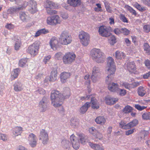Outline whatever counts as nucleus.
<instances>
[{
  "label": "nucleus",
  "mask_w": 150,
  "mask_h": 150,
  "mask_svg": "<svg viewBox=\"0 0 150 150\" xmlns=\"http://www.w3.org/2000/svg\"><path fill=\"white\" fill-rule=\"evenodd\" d=\"M91 54L93 59L97 63H103L105 60V57L104 53L99 49H93L91 51Z\"/></svg>",
  "instance_id": "nucleus-3"
},
{
  "label": "nucleus",
  "mask_w": 150,
  "mask_h": 150,
  "mask_svg": "<svg viewBox=\"0 0 150 150\" xmlns=\"http://www.w3.org/2000/svg\"><path fill=\"white\" fill-rule=\"evenodd\" d=\"M13 39L15 41L14 45L15 49L16 50H18L21 45V39L19 38H18V36H16L14 37Z\"/></svg>",
  "instance_id": "nucleus-24"
},
{
  "label": "nucleus",
  "mask_w": 150,
  "mask_h": 150,
  "mask_svg": "<svg viewBox=\"0 0 150 150\" xmlns=\"http://www.w3.org/2000/svg\"><path fill=\"white\" fill-rule=\"evenodd\" d=\"M59 40L62 45H67L71 42L72 38L71 35L67 32L64 31L60 34Z\"/></svg>",
  "instance_id": "nucleus-4"
},
{
  "label": "nucleus",
  "mask_w": 150,
  "mask_h": 150,
  "mask_svg": "<svg viewBox=\"0 0 150 150\" xmlns=\"http://www.w3.org/2000/svg\"><path fill=\"white\" fill-rule=\"evenodd\" d=\"M144 31L147 33L149 32L150 31V25H145L143 27Z\"/></svg>",
  "instance_id": "nucleus-55"
},
{
  "label": "nucleus",
  "mask_w": 150,
  "mask_h": 150,
  "mask_svg": "<svg viewBox=\"0 0 150 150\" xmlns=\"http://www.w3.org/2000/svg\"><path fill=\"white\" fill-rule=\"evenodd\" d=\"M23 128L20 126L15 127L13 129V134L15 136L20 135L22 132Z\"/></svg>",
  "instance_id": "nucleus-29"
},
{
  "label": "nucleus",
  "mask_w": 150,
  "mask_h": 150,
  "mask_svg": "<svg viewBox=\"0 0 150 150\" xmlns=\"http://www.w3.org/2000/svg\"><path fill=\"white\" fill-rule=\"evenodd\" d=\"M89 145L91 148L96 150H104L102 146L97 144H93L91 142H89Z\"/></svg>",
  "instance_id": "nucleus-31"
},
{
  "label": "nucleus",
  "mask_w": 150,
  "mask_h": 150,
  "mask_svg": "<svg viewBox=\"0 0 150 150\" xmlns=\"http://www.w3.org/2000/svg\"><path fill=\"white\" fill-rule=\"evenodd\" d=\"M68 4L73 7L78 6L81 4V0H67Z\"/></svg>",
  "instance_id": "nucleus-26"
},
{
  "label": "nucleus",
  "mask_w": 150,
  "mask_h": 150,
  "mask_svg": "<svg viewBox=\"0 0 150 150\" xmlns=\"http://www.w3.org/2000/svg\"><path fill=\"white\" fill-rule=\"evenodd\" d=\"M50 8H47V13L50 15H52L54 14L57 13V11L55 10H53Z\"/></svg>",
  "instance_id": "nucleus-57"
},
{
  "label": "nucleus",
  "mask_w": 150,
  "mask_h": 150,
  "mask_svg": "<svg viewBox=\"0 0 150 150\" xmlns=\"http://www.w3.org/2000/svg\"><path fill=\"white\" fill-rule=\"evenodd\" d=\"M106 69L108 76L106 78L105 82L108 85L112 84L114 74L116 71V67L115 65L114 59L111 57L108 58Z\"/></svg>",
  "instance_id": "nucleus-1"
},
{
  "label": "nucleus",
  "mask_w": 150,
  "mask_h": 150,
  "mask_svg": "<svg viewBox=\"0 0 150 150\" xmlns=\"http://www.w3.org/2000/svg\"><path fill=\"white\" fill-rule=\"evenodd\" d=\"M28 138L29 144L30 146L32 147H35L37 143L35 135L33 133H31L29 135Z\"/></svg>",
  "instance_id": "nucleus-14"
},
{
  "label": "nucleus",
  "mask_w": 150,
  "mask_h": 150,
  "mask_svg": "<svg viewBox=\"0 0 150 150\" xmlns=\"http://www.w3.org/2000/svg\"><path fill=\"white\" fill-rule=\"evenodd\" d=\"M28 6L30 8L28 9L29 12L32 14H33L37 11V3L34 0H30L28 2Z\"/></svg>",
  "instance_id": "nucleus-13"
},
{
  "label": "nucleus",
  "mask_w": 150,
  "mask_h": 150,
  "mask_svg": "<svg viewBox=\"0 0 150 150\" xmlns=\"http://www.w3.org/2000/svg\"><path fill=\"white\" fill-rule=\"evenodd\" d=\"M45 7L46 8L56 9L58 8V5L52 1L47 0L45 3Z\"/></svg>",
  "instance_id": "nucleus-15"
},
{
  "label": "nucleus",
  "mask_w": 150,
  "mask_h": 150,
  "mask_svg": "<svg viewBox=\"0 0 150 150\" xmlns=\"http://www.w3.org/2000/svg\"><path fill=\"white\" fill-rule=\"evenodd\" d=\"M20 72V70L19 68H18L13 69V71L12 74V78H13V80L18 77Z\"/></svg>",
  "instance_id": "nucleus-40"
},
{
  "label": "nucleus",
  "mask_w": 150,
  "mask_h": 150,
  "mask_svg": "<svg viewBox=\"0 0 150 150\" xmlns=\"http://www.w3.org/2000/svg\"><path fill=\"white\" fill-rule=\"evenodd\" d=\"M48 31L47 30H46L45 28L41 29L38 30L36 33L35 35V37L39 36L41 34H45L48 33Z\"/></svg>",
  "instance_id": "nucleus-35"
},
{
  "label": "nucleus",
  "mask_w": 150,
  "mask_h": 150,
  "mask_svg": "<svg viewBox=\"0 0 150 150\" xmlns=\"http://www.w3.org/2000/svg\"><path fill=\"white\" fill-rule=\"evenodd\" d=\"M61 144L62 147L64 148L67 149L69 147L70 142L68 140L64 139L62 141Z\"/></svg>",
  "instance_id": "nucleus-38"
},
{
  "label": "nucleus",
  "mask_w": 150,
  "mask_h": 150,
  "mask_svg": "<svg viewBox=\"0 0 150 150\" xmlns=\"http://www.w3.org/2000/svg\"><path fill=\"white\" fill-rule=\"evenodd\" d=\"M58 43V41L55 37L52 38L50 41V44L51 47L53 50L56 49Z\"/></svg>",
  "instance_id": "nucleus-21"
},
{
  "label": "nucleus",
  "mask_w": 150,
  "mask_h": 150,
  "mask_svg": "<svg viewBox=\"0 0 150 150\" xmlns=\"http://www.w3.org/2000/svg\"><path fill=\"white\" fill-rule=\"evenodd\" d=\"M89 131L90 133L94 136L98 132V130L94 127H92L89 129Z\"/></svg>",
  "instance_id": "nucleus-46"
},
{
  "label": "nucleus",
  "mask_w": 150,
  "mask_h": 150,
  "mask_svg": "<svg viewBox=\"0 0 150 150\" xmlns=\"http://www.w3.org/2000/svg\"><path fill=\"white\" fill-rule=\"evenodd\" d=\"M96 138L98 139L99 140H101L103 138V135L101 133L98 131L94 136Z\"/></svg>",
  "instance_id": "nucleus-59"
},
{
  "label": "nucleus",
  "mask_w": 150,
  "mask_h": 150,
  "mask_svg": "<svg viewBox=\"0 0 150 150\" xmlns=\"http://www.w3.org/2000/svg\"><path fill=\"white\" fill-rule=\"evenodd\" d=\"M112 31H113V29L110 26L107 27L104 25H102L99 28V34L103 37H108L111 34L110 32Z\"/></svg>",
  "instance_id": "nucleus-5"
},
{
  "label": "nucleus",
  "mask_w": 150,
  "mask_h": 150,
  "mask_svg": "<svg viewBox=\"0 0 150 150\" xmlns=\"http://www.w3.org/2000/svg\"><path fill=\"white\" fill-rule=\"evenodd\" d=\"M134 6L135 7L140 11L143 12L146 10V9L144 7L142 6L140 4L137 3H136L135 4Z\"/></svg>",
  "instance_id": "nucleus-45"
},
{
  "label": "nucleus",
  "mask_w": 150,
  "mask_h": 150,
  "mask_svg": "<svg viewBox=\"0 0 150 150\" xmlns=\"http://www.w3.org/2000/svg\"><path fill=\"white\" fill-rule=\"evenodd\" d=\"M145 88L142 86H139L137 90V93L138 95L141 97H143L146 93Z\"/></svg>",
  "instance_id": "nucleus-28"
},
{
  "label": "nucleus",
  "mask_w": 150,
  "mask_h": 150,
  "mask_svg": "<svg viewBox=\"0 0 150 150\" xmlns=\"http://www.w3.org/2000/svg\"><path fill=\"white\" fill-rule=\"evenodd\" d=\"M140 83L138 81L134 82V83H131V88H134L140 85Z\"/></svg>",
  "instance_id": "nucleus-58"
},
{
  "label": "nucleus",
  "mask_w": 150,
  "mask_h": 150,
  "mask_svg": "<svg viewBox=\"0 0 150 150\" xmlns=\"http://www.w3.org/2000/svg\"><path fill=\"white\" fill-rule=\"evenodd\" d=\"M35 92V93H39L40 94L44 95L46 93L45 90L43 88H39L38 89L36 90Z\"/></svg>",
  "instance_id": "nucleus-48"
},
{
  "label": "nucleus",
  "mask_w": 150,
  "mask_h": 150,
  "mask_svg": "<svg viewBox=\"0 0 150 150\" xmlns=\"http://www.w3.org/2000/svg\"><path fill=\"white\" fill-rule=\"evenodd\" d=\"M108 42L111 45H114L117 42L116 38L114 35H112L108 39Z\"/></svg>",
  "instance_id": "nucleus-34"
},
{
  "label": "nucleus",
  "mask_w": 150,
  "mask_h": 150,
  "mask_svg": "<svg viewBox=\"0 0 150 150\" xmlns=\"http://www.w3.org/2000/svg\"><path fill=\"white\" fill-rule=\"evenodd\" d=\"M144 119L150 120V112L144 113L142 115Z\"/></svg>",
  "instance_id": "nucleus-52"
},
{
  "label": "nucleus",
  "mask_w": 150,
  "mask_h": 150,
  "mask_svg": "<svg viewBox=\"0 0 150 150\" xmlns=\"http://www.w3.org/2000/svg\"><path fill=\"white\" fill-rule=\"evenodd\" d=\"M79 37L82 45L85 46L88 45L90 36L88 33L83 31H81L79 33Z\"/></svg>",
  "instance_id": "nucleus-6"
},
{
  "label": "nucleus",
  "mask_w": 150,
  "mask_h": 150,
  "mask_svg": "<svg viewBox=\"0 0 150 150\" xmlns=\"http://www.w3.org/2000/svg\"><path fill=\"white\" fill-rule=\"evenodd\" d=\"M120 20L123 22L128 23V20L125 16L123 14H121L120 17Z\"/></svg>",
  "instance_id": "nucleus-53"
},
{
  "label": "nucleus",
  "mask_w": 150,
  "mask_h": 150,
  "mask_svg": "<svg viewBox=\"0 0 150 150\" xmlns=\"http://www.w3.org/2000/svg\"><path fill=\"white\" fill-rule=\"evenodd\" d=\"M78 136L81 143L82 144L84 145L86 142V139L85 138V135L82 134H78Z\"/></svg>",
  "instance_id": "nucleus-43"
},
{
  "label": "nucleus",
  "mask_w": 150,
  "mask_h": 150,
  "mask_svg": "<svg viewBox=\"0 0 150 150\" xmlns=\"http://www.w3.org/2000/svg\"><path fill=\"white\" fill-rule=\"evenodd\" d=\"M130 32V31L126 28H121V33L123 34L124 35H128L129 34Z\"/></svg>",
  "instance_id": "nucleus-49"
},
{
  "label": "nucleus",
  "mask_w": 150,
  "mask_h": 150,
  "mask_svg": "<svg viewBox=\"0 0 150 150\" xmlns=\"http://www.w3.org/2000/svg\"><path fill=\"white\" fill-rule=\"evenodd\" d=\"M21 10V8L19 7H10L7 10L8 14H13Z\"/></svg>",
  "instance_id": "nucleus-32"
},
{
  "label": "nucleus",
  "mask_w": 150,
  "mask_h": 150,
  "mask_svg": "<svg viewBox=\"0 0 150 150\" xmlns=\"http://www.w3.org/2000/svg\"><path fill=\"white\" fill-rule=\"evenodd\" d=\"M133 110V108L128 105L125 106L122 110V111L125 114L129 113L131 112Z\"/></svg>",
  "instance_id": "nucleus-36"
},
{
  "label": "nucleus",
  "mask_w": 150,
  "mask_h": 150,
  "mask_svg": "<svg viewBox=\"0 0 150 150\" xmlns=\"http://www.w3.org/2000/svg\"><path fill=\"white\" fill-rule=\"evenodd\" d=\"M70 73L66 72H62L60 75V78L62 83H64L66 82L67 79L70 77Z\"/></svg>",
  "instance_id": "nucleus-16"
},
{
  "label": "nucleus",
  "mask_w": 150,
  "mask_h": 150,
  "mask_svg": "<svg viewBox=\"0 0 150 150\" xmlns=\"http://www.w3.org/2000/svg\"><path fill=\"white\" fill-rule=\"evenodd\" d=\"M120 90L119 95L121 96H124L126 93V90L122 89L119 88V91Z\"/></svg>",
  "instance_id": "nucleus-61"
},
{
  "label": "nucleus",
  "mask_w": 150,
  "mask_h": 150,
  "mask_svg": "<svg viewBox=\"0 0 150 150\" xmlns=\"http://www.w3.org/2000/svg\"><path fill=\"white\" fill-rule=\"evenodd\" d=\"M59 17L58 15H54L47 18V22L48 24L54 25L59 23Z\"/></svg>",
  "instance_id": "nucleus-10"
},
{
  "label": "nucleus",
  "mask_w": 150,
  "mask_h": 150,
  "mask_svg": "<svg viewBox=\"0 0 150 150\" xmlns=\"http://www.w3.org/2000/svg\"><path fill=\"white\" fill-rule=\"evenodd\" d=\"M143 49L146 53L149 55L150 54V46L147 43H144L143 44Z\"/></svg>",
  "instance_id": "nucleus-41"
},
{
  "label": "nucleus",
  "mask_w": 150,
  "mask_h": 150,
  "mask_svg": "<svg viewBox=\"0 0 150 150\" xmlns=\"http://www.w3.org/2000/svg\"><path fill=\"white\" fill-rule=\"evenodd\" d=\"M76 57L75 54L70 53L66 54L63 57V61L65 64H70L74 62Z\"/></svg>",
  "instance_id": "nucleus-7"
},
{
  "label": "nucleus",
  "mask_w": 150,
  "mask_h": 150,
  "mask_svg": "<svg viewBox=\"0 0 150 150\" xmlns=\"http://www.w3.org/2000/svg\"><path fill=\"white\" fill-rule=\"evenodd\" d=\"M51 58V56L50 55H49L47 56H45L43 60V62H44L45 64H46L47 62L49 61L50 60Z\"/></svg>",
  "instance_id": "nucleus-62"
},
{
  "label": "nucleus",
  "mask_w": 150,
  "mask_h": 150,
  "mask_svg": "<svg viewBox=\"0 0 150 150\" xmlns=\"http://www.w3.org/2000/svg\"><path fill=\"white\" fill-rule=\"evenodd\" d=\"M99 75L92 74L91 76V79L92 81L94 83L96 82L99 78L98 77V76Z\"/></svg>",
  "instance_id": "nucleus-51"
},
{
  "label": "nucleus",
  "mask_w": 150,
  "mask_h": 150,
  "mask_svg": "<svg viewBox=\"0 0 150 150\" xmlns=\"http://www.w3.org/2000/svg\"><path fill=\"white\" fill-rule=\"evenodd\" d=\"M19 17L23 22H26L28 18V16L25 12H21L20 13Z\"/></svg>",
  "instance_id": "nucleus-39"
},
{
  "label": "nucleus",
  "mask_w": 150,
  "mask_h": 150,
  "mask_svg": "<svg viewBox=\"0 0 150 150\" xmlns=\"http://www.w3.org/2000/svg\"><path fill=\"white\" fill-rule=\"evenodd\" d=\"M127 69L129 72L132 70L134 71L136 69L135 65L134 62H128L126 65Z\"/></svg>",
  "instance_id": "nucleus-27"
},
{
  "label": "nucleus",
  "mask_w": 150,
  "mask_h": 150,
  "mask_svg": "<svg viewBox=\"0 0 150 150\" xmlns=\"http://www.w3.org/2000/svg\"><path fill=\"white\" fill-rule=\"evenodd\" d=\"M57 71L56 70L52 71L50 76L49 81L54 82L57 80Z\"/></svg>",
  "instance_id": "nucleus-22"
},
{
  "label": "nucleus",
  "mask_w": 150,
  "mask_h": 150,
  "mask_svg": "<svg viewBox=\"0 0 150 150\" xmlns=\"http://www.w3.org/2000/svg\"><path fill=\"white\" fill-rule=\"evenodd\" d=\"M90 103L87 102L81 107L79 110L81 113L83 114L87 111L88 108L90 106Z\"/></svg>",
  "instance_id": "nucleus-20"
},
{
  "label": "nucleus",
  "mask_w": 150,
  "mask_h": 150,
  "mask_svg": "<svg viewBox=\"0 0 150 150\" xmlns=\"http://www.w3.org/2000/svg\"><path fill=\"white\" fill-rule=\"evenodd\" d=\"M105 100L106 104L108 105H112L115 103L118 100V99L108 96L105 97Z\"/></svg>",
  "instance_id": "nucleus-19"
},
{
  "label": "nucleus",
  "mask_w": 150,
  "mask_h": 150,
  "mask_svg": "<svg viewBox=\"0 0 150 150\" xmlns=\"http://www.w3.org/2000/svg\"><path fill=\"white\" fill-rule=\"evenodd\" d=\"M50 97L51 103L54 107H58L62 105L60 103L62 100V97L59 91L55 90L52 91Z\"/></svg>",
  "instance_id": "nucleus-2"
},
{
  "label": "nucleus",
  "mask_w": 150,
  "mask_h": 150,
  "mask_svg": "<svg viewBox=\"0 0 150 150\" xmlns=\"http://www.w3.org/2000/svg\"><path fill=\"white\" fill-rule=\"evenodd\" d=\"M103 2L107 11L109 13H111L112 11L110 6V4L109 2L106 0H104L103 1Z\"/></svg>",
  "instance_id": "nucleus-42"
},
{
  "label": "nucleus",
  "mask_w": 150,
  "mask_h": 150,
  "mask_svg": "<svg viewBox=\"0 0 150 150\" xmlns=\"http://www.w3.org/2000/svg\"><path fill=\"white\" fill-rule=\"evenodd\" d=\"M91 103L92 104V107L93 109H98L99 108V103L95 98H91Z\"/></svg>",
  "instance_id": "nucleus-23"
},
{
  "label": "nucleus",
  "mask_w": 150,
  "mask_h": 150,
  "mask_svg": "<svg viewBox=\"0 0 150 150\" xmlns=\"http://www.w3.org/2000/svg\"><path fill=\"white\" fill-rule=\"evenodd\" d=\"M115 57L117 59L124 58L125 57V54L124 52L119 51H117L115 52Z\"/></svg>",
  "instance_id": "nucleus-33"
},
{
  "label": "nucleus",
  "mask_w": 150,
  "mask_h": 150,
  "mask_svg": "<svg viewBox=\"0 0 150 150\" xmlns=\"http://www.w3.org/2000/svg\"><path fill=\"white\" fill-rule=\"evenodd\" d=\"M95 121L97 124L102 125L104 124L106 121L105 119L103 116H99L97 117L96 118Z\"/></svg>",
  "instance_id": "nucleus-30"
},
{
  "label": "nucleus",
  "mask_w": 150,
  "mask_h": 150,
  "mask_svg": "<svg viewBox=\"0 0 150 150\" xmlns=\"http://www.w3.org/2000/svg\"><path fill=\"white\" fill-rule=\"evenodd\" d=\"M14 90L16 92L21 91L23 89L22 83L18 81L15 82L13 84Z\"/></svg>",
  "instance_id": "nucleus-17"
},
{
  "label": "nucleus",
  "mask_w": 150,
  "mask_h": 150,
  "mask_svg": "<svg viewBox=\"0 0 150 150\" xmlns=\"http://www.w3.org/2000/svg\"><path fill=\"white\" fill-rule=\"evenodd\" d=\"M39 48V44L37 43H34L28 47V52L31 55L35 56L38 53Z\"/></svg>",
  "instance_id": "nucleus-8"
},
{
  "label": "nucleus",
  "mask_w": 150,
  "mask_h": 150,
  "mask_svg": "<svg viewBox=\"0 0 150 150\" xmlns=\"http://www.w3.org/2000/svg\"><path fill=\"white\" fill-rule=\"evenodd\" d=\"M113 31L115 34L119 35L121 33V28H115L114 29Z\"/></svg>",
  "instance_id": "nucleus-60"
},
{
  "label": "nucleus",
  "mask_w": 150,
  "mask_h": 150,
  "mask_svg": "<svg viewBox=\"0 0 150 150\" xmlns=\"http://www.w3.org/2000/svg\"><path fill=\"white\" fill-rule=\"evenodd\" d=\"M108 87L109 90L111 92H117L119 91L118 85L117 83H112L108 85Z\"/></svg>",
  "instance_id": "nucleus-18"
},
{
  "label": "nucleus",
  "mask_w": 150,
  "mask_h": 150,
  "mask_svg": "<svg viewBox=\"0 0 150 150\" xmlns=\"http://www.w3.org/2000/svg\"><path fill=\"white\" fill-rule=\"evenodd\" d=\"M128 10L133 15L136 16L137 13L136 11L134 10L132 8L129 6L128 8Z\"/></svg>",
  "instance_id": "nucleus-63"
},
{
  "label": "nucleus",
  "mask_w": 150,
  "mask_h": 150,
  "mask_svg": "<svg viewBox=\"0 0 150 150\" xmlns=\"http://www.w3.org/2000/svg\"><path fill=\"white\" fill-rule=\"evenodd\" d=\"M27 60L26 59H23L20 60L19 61L18 65L21 67H23L26 65L27 62Z\"/></svg>",
  "instance_id": "nucleus-47"
},
{
  "label": "nucleus",
  "mask_w": 150,
  "mask_h": 150,
  "mask_svg": "<svg viewBox=\"0 0 150 150\" xmlns=\"http://www.w3.org/2000/svg\"><path fill=\"white\" fill-rule=\"evenodd\" d=\"M134 107L136 108L140 111H142L146 108L144 106H141L139 104L135 105Z\"/></svg>",
  "instance_id": "nucleus-56"
},
{
  "label": "nucleus",
  "mask_w": 150,
  "mask_h": 150,
  "mask_svg": "<svg viewBox=\"0 0 150 150\" xmlns=\"http://www.w3.org/2000/svg\"><path fill=\"white\" fill-rule=\"evenodd\" d=\"M70 140L73 148L76 150L79 149L80 146L79 140L74 134L71 136Z\"/></svg>",
  "instance_id": "nucleus-12"
},
{
  "label": "nucleus",
  "mask_w": 150,
  "mask_h": 150,
  "mask_svg": "<svg viewBox=\"0 0 150 150\" xmlns=\"http://www.w3.org/2000/svg\"><path fill=\"white\" fill-rule=\"evenodd\" d=\"M138 121L137 119L133 120L131 122L128 123V129L135 127L138 124Z\"/></svg>",
  "instance_id": "nucleus-37"
},
{
  "label": "nucleus",
  "mask_w": 150,
  "mask_h": 150,
  "mask_svg": "<svg viewBox=\"0 0 150 150\" xmlns=\"http://www.w3.org/2000/svg\"><path fill=\"white\" fill-rule=\"evenodd\" d=\"M39 139L42 140V143L44 144H47L49 139L48 134L45 130L42 129L41 130L39 136Z\"/></svg>",
  "instance_id": "nucleus-11"
},
{
  "label": "nucleus",
  "mask_w": 150,
  "mask_h": 150,
  "mask_svg": "<svg viewBox=\"0 0 150 150\" xmlns=\"http://www.w3.org/2000/svg\"><path fill=\"white\" fill-rule=\"evenodd\" d=\"M122 85L126 88L129 90H130L131 88V83H129L127 82H123L122 83Z\"/></svg>",
  "instance_id": "nucleus-54"
},
{
  "label": "nucleus",
  "mask_w": 150,
  "mask_h": 150,
  "mask_svg": "<svg viewBox=\"0 0 150 150\" xmlns=\"http://www.w3.org/2000/svg\"><path fill=\"white\" fill-rule=\"evenodd\" d=\"M48 101L47 97L44 96L40 101L39 104V107L40 111L44 112L47 109Z\"/></svg>",
  "instance_id": "nucleus-9"
},
{
  "label": "nucleus",
  "mask_w": 150,
  "mask_h": 150,
  "mask_svg": "<svg viewBox=\"0 0 150 150\" xmlns=\"http://www.w3.org/2000/svg\"><path fill=\"white\" fill-rule=\"evenodd\" d=\"M100 69L98 67H94L93 69L92 74L99 75L100 74Z\"/></svg>",
  "instance_id": "nucleus-50"
},
{
  "label": "nucleus",
  "mask_w": 150,
  "mask_h": 150,
  "mask_svg": "<svg viewBox=\"0 0 150 150\" xmlns=\"http://www.w3.org/2000/svg\"><path fill=\"white\" fill-rule=\"evenodd\" d=\"M71 95L70 90L69 88H65L63 91V93L62 97V99L69 98Z\"/></svg>",
  "instance_id": "nucleus-25"
},
{
  "label": "nucleus",
  "mask_w": 150,
  "mask_h": 150,
  "mask_svg": "<svg viewBox=\"0 0 150 150\" xmlns=\"http://www.w3.org/2000/svg\"><path fill=\"white\" fill-rule=\"evenodd\" d=\"M144 64L148 69H150V60L148 59L146 60L144 62Z\"/></svg>",
  "instance_id": "nucleus-64"
},
{
  "label": "nucleus",
  "mask_w": 150,
  "mask_h": 150,
  "mask_svg": "<svg viewBox=\"0 0 150 150\" xmlns=\"http://www.w3.org/2000/svg\"><path fill=\"white\" fill-rule=\"evenodd\" d=\"M119 127L123 129H128V124L124 121H122L119 123Z\"/></svg>",
  "instance_id": "nucleus-44"
}]
</instances>
